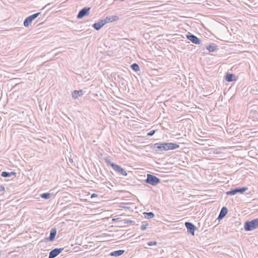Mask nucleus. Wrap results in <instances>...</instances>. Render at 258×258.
Returning <instances> with one entry per match:
<instances>
[{"instance_id": "f257e3e1", "label": "nucleus", "mask_w": 258, "mask_h": 258, "mask_svg": "<svg viewBox=\"0 0 258 258\" xmlns=\"http://www.w3.org/2000/svg\"><path fill=\"white\" fill-rule=\"evenodd\" d=\"M179 147L178 144L172 143H158L153 145V148L157 152H163L174 150Z\"/></svg>"}, {"instance_id": "f03ea898", "label": "nucleus", "mask_w": 258, "mask_h": 258, "mask_svg": "<svg viewBox=\"0 0 258 258\" xmlns=\"http://www.w3.org/2000/svg\"><path fill=\"white\" fill-rule=\"evenodd\" d=\"M244 227L246 231H251L257 228L258 227V218L246 221Z\"/></svg>"}, {"instance_id": "7ed1b4c3", "label": "nucleus", "mask_w": 258, "mask_h": 258, "mask_svg": "<svg viewBox=\"0 0 258 258\" xmlns=\"http://www.w3.org/2000/svg\"><path fill=\"white\" fill-rule=\"evenodd\" d=\"M103 159L105 160V161L108 164H109L110 165V166H111L112 167V168L115 171L118 172L119 173H120L121 175H126V174H127L126 172L121 167H120V166H119L115 163L111 162L110 161V159H109L108 158H105L104 157V158Z\"/></svg>"}, {"instance_id": "20e7f679", "label": "nucleus", "mask_w": 258, "mask_h": 258, "mask_svg": "<svg viewBox=\"0 0 258 258\" xmlns=\"http://www.w3.org/2000/svg\"><path fill=\"white\" fill-rule=\"evenodd\" d=\"M145 181L152 185H156L160 182V179L152 174H148Z\"/></svg>"}, {"instance_id": "39448f33", "label": "nucleus", "mask_w": 258, "mask_h": 258, "mask_svg": "<svg viewBox=\"0 0 258 258\" xmlns=\"http://www.w3.org/2000/svg\"><path fill=\"white\" fill-rule=\"evenodd\" d=\"M248 189L246 187H236L226 192L227 195H234L237 193L242 194Z\"/></svg>"}, {"instance_id": "423d86ee", "label": "nucleus", "mask_w": 258, "mask_h": 258, "mask_svg": "<svg viewBox=\"0 0 258 258\" xmlns=\"http://www.w3.org/2000/svg\"><path fill=\"white\" fill-rule=\"evenodd\" d=\"M40 12L34 14L29 17H27L24 21V25L25 27H28L32 22L39 15Z\"/></svg>"}, {"instance_id": "0eeeda50", "label": "nucleus", "mask_w": 258, "mask_h": 258, "mask_svg": "<svg viewBox=\"0 0 258 258\" xmlns=\"http://www.w3.org/2000/svg\"><path fill=\"white\" fill-rule=\"evenodd\" d=\"M90 10V7H85L83 8L82 10H81L78 15H77V18L78 19H82L84 17L88 15L89 13V11Z\"/></svg>"}, {"instance_id": "6e6552de", "label": "nucleus", "mask_w": 258, "mask_h": 258, "mask_svg": "<svg viewBox=\"0 0 258 258\" xmlns=\"http://www.w3.org/2000/svg\"><path fill=\"white\" fill-rule=\"evenodd\" d=\"M187 39L191 41L193 43L196 44H200L201 43L200 40L195 35L190 33L186 35Z\"/></svg>"}, {"instance_id": "1a4fd4ad", "label": "nucleus", "mask_w": 258, "mask_h": 258, "mask_svg": "<svg viewBox=\"0 0 258 258\" xmlns=\"http://www.w3.org/2000/svg\"><path fill=\"white\" fill-rule=\"evenodd\" d=\"M64 248H56L50 251L48 258H54L62 251Z\"/></svg>"}, {"instance_id": "9d476101", "label": "nucleus", "mask_w": 258, "mask_h": 258, "mask_svg": "<svg viewBox=\"0 0 258 258\" xmlns=\"http://www.w3.org/2000/svg\"><path fill=\"white\" fill-rule=\"evenodd\" d=\"M185 225L187 228V232L194 235L197 227L192 223L188 222H185Z\"/></svg>"}, {"instance_id": "9b49d317", "label": "nucleus", "mask_w": 258, "mask_h": 258, "mask_svg": "<svg viewBox=\"0 0 258 258\" xmlns=\"http://www.w3.org/2000/svg\"><path fill=\"white\" fill-rule=\"evenodd\" d=\"M108 183H100L99 184H98V189L108 192L110 189L108 186Z\"/></svg>"}, {"instance_id": "f8f14e48", "label": "nucleus", "mask_w": 258, "mask_h": 258, "mask_svg": "<svg viewBox=\"0 0 258 258\" xmlns=\"http://www.w3.org/2000/svg\"><path fill=\"white\" fill-rule=\"evenodd\" d=\"M56 229L55 228H52L51 229L50 235L49 237L47 238V240H48L50 241H52L54 240L56 234Z\"/></svg>"}, {"instance_id": "ddd939ff", "label": "nucleus", "mask_w": 258, "mask_h": 258, "mask_svg": "<svg viewBox=\"0 0 258 258\" xmlns=\"http://www.w3.org/2000/svg\"><path fill=\"white\" fill-rule=\"evenodd\" d=\"M228 213V209L226 207H223L220 211V213L218 216V219H222Z\"/></svg>"}, {"instance_id": "4468645a", "label": "nucleus", "mask_w": 258, "mask_h": 258, "mask_svg": "<svg viewBox=\"0 0 258 258\" xmlns=\"http://www.w3.org/2000/svg\"><path fill=\"white\" fill-rule=\"evenodd\" d=\"M83 95V91L82 90L79 91L74 90L72 94V97L74 99H77L79 96H82Z\"/></svg>"}, {"instance_id": "2eb2a0df", "label": "nucleus", "mask_w": 258, "mask_h": 258, "mask_svg": "<svg viewBox=\"0 0 258 258\" xmlns=\"http://www.w3.org/2000/svg\"><path fill=\"white\" fill-rule=\"evenodd\" d=\"M124 252V250H117L114 251L113 252H111L110 253L109 255L111 256H119L121 255H122Z\"/></svg>"}, {"instance_id": "dca6fc26", "label": "nucleus", "mask_w": 258, "mask_h": 258, "mask_svg": "<svg viewBox=\"0 0 258 258\" xmlns=\"http://www.w3.org/2000/svg\"><path fill=\"white\" fill-rule=\"evenodd\" d=\"M118 17L116 16H111L107 17L105 19H104V21L105 22L106 24L112 22L115 20H116L118 19Z\"/></svg>"}, {"instance_id": "f3484780", "label": "nucleus", "mask_w": 258, "mask_h": 258, "mask_svg": "<svg viewBox=\"0 0 258 258\" xmlns=\"http://www.w3.org/2000/svg\"><path fill=\"white\" fill-rule=\"evenodd\" d=\"M217 45L214 43H211L206 46L207 49L210 52H214L217 49Z\"/></svg>"}, {"instance_id": "a211bd4d", "label": "nucleus", "mask_w": 258, "mask_h": 258, "mask_svg": "<svg viewBox=\"0 0 258 258\" xmlns=\"http://www.w3.org/2000/svg\"><path fill=\"white\" fill-rule=\"evenodd\" d=\"M12 175H15L16 173L13 171L11 172L3 171L2 172V174H1V176L3 177H10Z\"/></svg>"}, {"instance_id": "6ab92c4d", "label": "nucleus", "mask_w": 258, "mask_h": 258, "mask_svg": "<svg viewBox=\"0 0 258 258\" xmlns=\"http://www.w3.org/2000/svg\"><path fill=\"white\" fill-rule=\"evenodd\" d=\"M234 78H235V75L233 74H227L225 76V80L227 82H232L234 80Z\"/></svg>"}, {"instance_id": "aec40b11", "label": "nucleus", "mask_w": 258, "mask_h": 258, "mask_svg": "<svg viewBox=\"0 0 258 258\" xmlns=\"http://www.w3.org/2000/svg\"><path fill=\"white\" fill-rule=\"evenodd\" d=\"M52 194L46 192L41 194L40 197L44 199H49L52 196Z\"/></svg>"}, {"instance_id": "412c9836", "label": "nucleus", "mask_w": 258, "mask_h": 258, "mask_svg": "<svg viewBox=\"0 0 258 258\" xmlns=\"http://www.w3.org/2000/svg\"><path fill=\"white\" fill-rule=\"evenodd\" d=\"M105 24H106V23L104 21V19L100 20L98 22V30H99L101 28H102Z\"/></svg>"}, {"instance_id": "4be33fe9", "label": "nucleus", "mask_w": 258, "mask_h": 258, "mask_svg": "<svg viewBox=\"0 0 258 258\" xmlns=\"http://www.w3.org/2000/svg\"><path fill=\"white\" fill-rule=\"evenodd\" d=\"M131 68L132 69V70H133L134 71H135L136 72H138L140 70V67H139V65L136 63H134L132 64L131 66Z\"/></svg>"}, {"instance_id": "5701e85b", "label": "nucleus", "mask_w": 258, "mask_h": 258, "mask_svg": "<svg viewBox=\"0 0 258 258\" xmlns=\"http://www.w3.org/2000/svg\"><path fill=\"white\" fill-rule=\"evenodd\" d=\"M144 214L146 215L145 218L147 219H150L154 217V214L152 212L144 213Z\"/></svg>"}, {"instance_id": "b1692460", "label": "nucleus", "mask_w": 258, "mask_h": 258, "mask_svg": "<svg viewBox=\"0 0 258 258\" xmlns=\"http://www.w3.org/2000/svg\"><path fill=\"white\" fill-rule=\"evenodd\" d=\"M148 226V224L146 222H142V225L141 227V229L142 231H144L146 229L147 226Z\"/></svg>"}, {"instance_id": "393cba45", "label": "nucleus", "mask_w": 258, "mask_h": 258, "mask_svg": "<svg viewBox=\"0 0 258 258\" xmlns=\"http://www.w3.org/2000/svg\"><path fill=\"white\" fill-rule=\"evenodd\" d=\"M157 244V242L155 241H150L148 242V245L149 246L155 245Z\"/></svg>"}, {"instance_id": "a878e982", "label": "nucleus", "mask_w": 258, "mask_h": 258, "mask_svg": "<svg viewBox=\"0 0 258 258\" xmlns=\"http://www.w3.org/2000/svg\"><path fill=\"white\" fill-rule=\"evenodd\" d=\"M104 241V237L101 235H98V242H101Z\"/></svg>"}, {"instance_id": "bb28decb", "label": "nucleus", "mask_w": 258, "mask_h": 258, "mask_svg": "<svg viewBox=\"0 0 258 258\" xmlns=\"http://www.w3.org/2000/svg\"><path fill=\"white\" fill-rule=\"evenodd\" d=\"M155 133V130H152V131H151L150 132L148 133H147V135L148 136H152Z\"/></svg>"}, {"instance_id": "cd10ccee", "label": "nucleus", "mask_w": 258, "mask_h": 258, "mask_svg": "<svg viewBox=\"0 0 258 258\" xmlns=\"http://www.w3.org/2000/svg\"><path fill=\"white\" fill-rule=\"evenodd\" d=\"M69 163H70L72 165H75V163H74L72 158H69Z\"/></svg>"}, {"instance_id": "c85d7f7f", "label": "nucleus", "mask_w": 258, "mask_h": 258, "mask_svg": "<svg viewBox=\"0 0 258 258\" xmlns=\"http://www.w3.org/2000/svg\"><path fill=\"white\" fill-rule=\"evenodd\" d=\"M4 190H5V187L2 185H0V192L3 191Z\"/></svg>"}, {"instance_id": "c756f323", "label": "nucleus", "mask_w": 258, "mask_h": 258, "mask_svg": "<svg viewBox=\"0 0 258 258\" xmlns=\"http://www.w3.org/2000/svg\"><path fill=\"white\" fill-rule=\"evenodd\" d=\"M93 28L97 30V23H95L93 25Z\"/></svg>"}, {"instance_id": "7c9ffc66", "label": "nucleus", "mask_w": 258, "mask_h": 258, "mask_svg": "<svg viewBox=\"0 0 258 258\" xmlns=\"http://www.w3.org/2000/svg\"><path fill=\"white\" fill-rule=\"evenodd\" d=\"M97 197V194H93L91 196V198H93V197Z\"/></svg>"}, {"instance_id": "2f4dec72", "label": "nucleus", "mask_w": 258, "mask_h": 258, "mask_svg": "<svg viewBox=\"0 0 258 258\" xmlns=\"http://www.w3.org/2000/svg\"><path fill=\"white\" fill-rule=\"evenodd\" d=\"M99 153H100V154L101 156H103V154H102L101 153H100V151L98 150V154Z\"/></svg>"}, {"instance_id": "473e14b6", "label": "nucleus", "mask_w": 258, "mask_h": 258, "mask_svg": "<svg viewBox=\"0 0 258 258\" xmlns=\"http://www.w3.org/2000/svg\"><path fill=\"white\" fill-rule=\"evenodd\" d=\"M132 221H127V222H125V223H132Z\"/></svg>"}, {"instance_id": "72a5a7b5", "label": "nucleus", "mask_w": 258, "mask_h": 258, "mask_svg": "<svg viewBox=\"0 0 258 258\" xmlns=\"http://www.w3.org/2000/svg\"><path fill=\"white\" fill-rule=\"evenodd\" d=\"M99 192H102L103 191H99Z\"/></svg>"}, {"instance_id": "f704fd0d", "label": "nucleus", "mask_w": 258, "mask_h": 258, "mask_svg": "<svg viewBox=\"0 0 258 258\" xmlns=\"http://www.w3.org/2000/svg\"><path fill=\"white\" fill-rule=\"evenodd\" d=\"M100 246V245H98L97 247L99 248Z\"/></svg>"}]
</instances>
